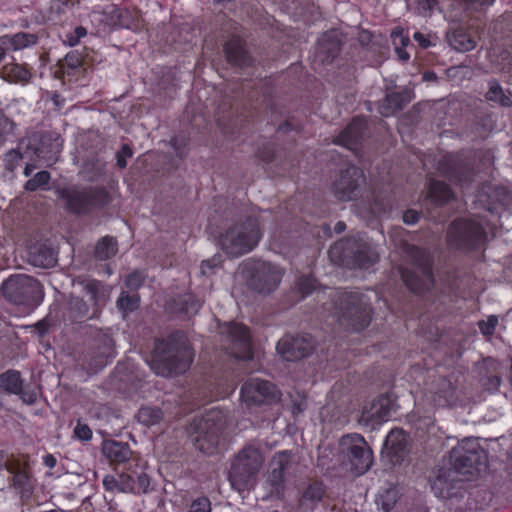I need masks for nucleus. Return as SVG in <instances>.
Wrapping results in <instances>:
<instances>
[{
  "label": "nucleus",
  "mask_w": 512,
  "mask_h": 512,
  "mask_svg": "<svg viewBox=\"0 0 512 512\" xmlns=\"http://www.w3.org/2000/svg\"><path fill=\"white\" fill-rule=\"evenodd\" d=\"M334 304L341 324L352 331L361 332L370 325L373 309L359 290L337 292Z\"/></svg>",
  "instance_id": "nucleus-7"
},
{
  "label": "nucleus",
  "mask_w": 512,
  "mask_h": 512,
  "mask_svg": "<svg viewBox=\"0 0 512 512\" xmlns=\"http://www.w3.org/2000/svg\"><path fill=\"white\" fill-rule=\"evenodd\" d=\"M211 502L208 497L200 496L190 504L189 512H211Z\"/></svg>",
  "instance_id": "nucleus-54"
},
{
  "label": "nucleus",
  "mask_w": 512,
  "mask_h": 512,
  "mask_svg": "<svg viewBox=\"0 0 512 512\" xmlns=\"http://www.w3.org/2000/svg\"><path fill=\"white\" fill-rule=\"evenodd\" d=\"M339 450L351 466V470L362 475L366 473L373 464V452L368 446L365 438L358 433H350L341 437Z\"/></svg>",
  "instance_id": "nucleus-14"
},
{
  "label": "nucleus",
  "mask_w": 512,
  "mask_h": 512,
  "mask_svg": "<svg viewBox=\"0 0 512 512\" xmlns=\"http://www.w3.org/2000/svg\"><path fill=\"white\" fill-rule=\"evenodd\" d=\"M260 216L250 215L235 223L219 236V245L230 257L251 252L262 238Z\"/></svg>",
  "instance_id": "nucleus-5"
},
{
  "label": "nucleus",
  "mask_w": 512,
  "mask_h": 512,
  "mask_svg": "<svg viewBox=\"0 0 512 512\" xmlns=\"http://www.w3.org/2000/svg\"><path fill=\"white\" fill-rule=\"evenodd\" d=\"M188 139L183 135H175L170 140V145L175 150L177 156L183 157Z\"/></svg>",
  "instance_id": "nucleus-60"
},
{
  "label": "nucleus",
  "mask_w": 512,
  "mask_h": 512,
  "mask_svg": "<svg viewBox=\"0 0 512 512\" xmlns=\"http://www.w3.org/2000/svg\"><path fill=\"white\" fill-rule=\"evenodd\" d=\"M427 198L433 204L442 206L454 199V192L445 182L431 179L428 186Z\"/></svg>",
  "instance_id": "nucleus-33"
},
{
  "label": "nucleus",
  "mask_w": 512,
  "mask_h": 512,
  "mask_svg": "<svg viewBox=\"0 0 512 512\" xmlns=\"http://www.w3.org/2000/svg\"><path fill=\"white\" fill-rule=\"evenodd\" d=\"M269 245L274 252L286 254L288 249V231L282 225L271 232Z\"/></svg>",
  "instance_id": "nucleus-41"
},
{
  "label": "nucleus",
  "mask_w": 512,
  "mask_h": 512,
  "mask_svg": "<svg viewBox=\"0 0 512 512\" xmlns=\"http://www.w3.org/2000/svg\"><path fill=\"white\" fill-rule=\"evenodd\" d=\"M65 211L77 217L90 216L107 207L112 202L109 191L104 186H70L57 190Z\"/></svg>",
  "instance_id": "nucleus-4"
},
{
  "label": "nucleus",
  "mask_w": 512,
  "mask_h": 512,
  "mask_svg": "<svg viewBox=\"0 0 512 512\" xmlns=\"http://www.w3.org/2000/svg\"><path fill=\"white\" fill-rule=\"evenodd\" d=\"M450 462L458 474L474 476L487 469L488 456L477 438L468 437L451 450Z\"/></svg>",
  "instance_id": "nucleus-11"
},
{
  "label": "nucleus",
  "mask_w": 512,
  "mask_h": 512,
  "mask_svg": "<svg viewBox=\"0 0 512 512\" xmlns=\"http://www.w3.org/2000/svg\"><path fill=\"white\" fill-rule=\"evenodd\" d=\"M118 252V242L116 238L106 235L102 237L95 246V257L98 260L105 261L116 255Z\"/></svg>",
  "instance_id": "nucleus-39"
},
{
  "label": "nucleus",
  "mask_w": 512,
  "mask_h": 512,
  "mask_svg": "<svg viewBox=\"0 0 512 512\" xmlns=\"http://www.w3.org/2000/svg\"><path fill=\"white\" fill-rule=\"evenodd\" d=\"M239 274L250 291L262 295L273 293L283 277L277 265L254 258L246 259L240 264Z\"/></svg>",
  "instance_id": "nucleus-9"
},
{
  "label": "nucleus",
  "mask_w": 512,
  "mask_h": 512,
  "mask_svg": "<svg viewBox=\"0 0 512 512\" xmlns=\"http://www.w3.org/2000/svg\"><path fill=\"white\" fill-rule=\"evenodd\" d=\"M413 39L423 49H427L429 47L436 45V37H433L431 34H424L422 32L417 31L413 34Z\"/></svg>",
  "instance_id": "nucleus-59"
},
{
  "label": "nucleus",
  "mask_w": 512,
  "mask_h": 512,
  "mask_svg": "<svg viewBox=\"0 0 512 512\" xmlns=\"http://www.w3.org/2000/svg\"><path fill=\"white\" fill-rule=\"evenodd\" d=\"M491 62L495 65L496 69L503 73L512 72V54L503 50L497 57V60L491 59Z\"/></svg>",
  "instance_id": "nucleus-48"
},
{
  "label": "nucleus",
  "mask_w": 512,
  "mask_h": 512,
  "mask_svg": "<svg viewBox=\"0 0 512 512\" xmlns=\"http://www.w3.org/2000/svg\"><path fill=\"white\" fill-rule=\"evenodd\" d=\"M0 291L9 302L30 307L39 305L44 296L41 283L25 274L10 276L2 283Z\"/></svg>",
  "instance_id": "nucleus-13"
},
{
  "label": "nucleus",
  "mask_w": 512,
  "mask_h": 512,
  "mask_svg": "<svg viewBox=\"0 0 512 512\" xmlns=\"http://www.w3.org/2000/svg\"><path fill=\"white\" fill-rule=\"evenodd\" d=\"M408 454L407 435L403 429H392L386 436L382 456L392 465H400Z\"/></svg>",
  "instance_id": "nucleus-24"
},
{
  "label": "nucleus",
  "mask_w": 512,
  "mask_h": 512,
  "mask_svg": "<svg viewBox=\"0 0 512 512\" xmlns=\"http://www.w3.org/2000/svg\"><path fill=\"white\" fill-rule=\"evenodd\" d=\"M328 255L331 262L348 269L368 270L379 261L377 251L359 234L336 241Z\"/></svg>",
  "instance_id": "nucleus-3"
},
{
  "label": "nucleus",
  "mask_w": 512,
  "mask_h": 512,
  "mask_svg": "<svg viewBox=\"0 0 512 512\" xmlns=\"http://www.w3.org/2000/svg\"><path fill=\"white\" fill-rule=\"evenodd\" d=\"M449 45L456 51L468 52L477 45V36L464 28L453 29L447 34Z\"/></svg>",
  "instance_id": "nucleus-32"
},
{
  "label": "nucleus",
  "mask_w": 512,
  "mask_h": 512,
  "mask_svg": "<svg viewBox=\"0 0 512 512\" xmlns=\"http://www.w3.org/2000/svg\"><path fill=\"white\" fill-rule=\"evenodd\" d=\"M227 424V413L218 407L206 410L201 416L193 418L189 432L196 434V447L205 454H213L218 447Z\"/></svg>",
  "instance_id": "nucleus-6"
},
{
  "label": "nucleus",
  "mask_w": 512,
  "mask_h": 512,
  "mask_svg": "<svg viewBox=\"0 0 512 512\" xmlns=\"http://www.w3.org/2000/svg\"><path fill=\"white\" fill-rule=\"evenodd\" d=\"M150 485L149 476L144 470L122 471L118 475H106L103 487L112 493H145Z\"/></svg>",
  "instance_id": "nucleus-17"
},
{
  "label": "nucleus",
  "mask_w": 512,
  "mask_h": 512,
  "mask_svg": "<svg viewBox=\"0 0 512 512\" xmlns=\"http://www.w3.org/2000/svg\"><path fill=\"white\" fill-rule=\"evenodd\" d=\"M342 48V39L337 30H329L322 34L315 47V56L321 62L329 64L339 55Z\"/></svg>",
  "instance_id": "nucleus-26"
},
{
  "label": "nucleus",
  "mask_w": 512,
  "mask_h": 512,
  "mask_svg": "<svg viewBox=\"0 0 512 512\" xmlns=\"http://www.w3.org/2000/svg\"><path fill=\"white\" fill-rule=\"evenodd\" d=\"M498 324V318L495 315H491L487 320H481L478 323L480 332L484 336H491L494 334L496 326Z\"/></svg>",
  "instance_id": "nucleus-52"
},
{
  "label": "nucleus",
  "mask_w": 512,
  "mask_h": 512,
  "mask_svg": "<svg viewBox=\"0 0 512 512\" xmlns=\"http://www.w3.org/2000/svg\"><path fill=\"white\" fill-rule=\"evenodd\" d=\"M194 356L187 333L173 330L167 336L155 339L151 369L164 377L184 374L191 367Z\"/></svg>",
  "instance_id": "nucleus-1"
},
{
  "label": "nucleus",
  "mask_w": 512,
  "mask_h": 512,
  "mask_svg": "<svg viewBox=\"0 0 512 512\" xmlns=\"http://www.w3.org/2000/svg\"><path fill=\"white\" fill-rule=\"evenodd\" d=\"M435 496L440 499H462L466 489L455 470L441 468L431 484Z\"/></svg>",
  "instance_id": "nucleus-20"
},
{
  "label": "nucleus",
  "mask_w": 512,
  "mask_h": 512,
  "mask_svg": "<svg viewBox=\"0 0 512 512\" xmlns=\"http://www.w3.org/2000/svg\"><path fill=\"white\" fill-rule=\"evenodd\" d=\"M437 170L453 184L464 187L472 182L474 171L471 163L461 153H447L437 162Z\"/></svg>",
  "instance_id": "nucleus-18"
},
{
  "label": "nucleus",
  "mask_w": 512,
  "mask_h": 512,
  "mask_svg": "<svg viewBox=\"0 0 512 512\" xmlns=\"http://www.w3.org/2000/svg\"><path fill=\"white\" fill-rule=\"evenodd\" d=\"M512 204V192L505 186L496 185L489 187L486 199V209L499 217L508 211Z\"/></svg>",
  "instance_id": "nucleus-28"
},
{
  "label": "nucleus",
  "mask_w": 512,
  "mask_h": 512,
  "mask_svg": "<svg viewBox=\"0 0 512 512\" xmlns=\"http://www.w3.org/2000/svg\"><path fill=\"white\" fill-rule=\"evenodd\" d=\"M415 10L421 16H429L433 12L437 0H414Z\"/></svg>",
  "instance_id": "nucleus-53"
},
{
  "label": "nucleus",
  "mask_w": 512,
  "mask_h": 512,
  "mask_svg": "<svg viewBox=\"0 0 512 512\" xmlns=\"http://www.w3.org/2000/svg\"><path fill=\"white\" fill-rule=\"evenodd\" d=\"M133 156V151L128 144H123L121 149L116 154V165L120 169H124L127 166V158Z\"/></svg>",
  "instance_id": "nucleus-58"
},
{
  "label": "nucleus",
  "mask_w": 512,
  "mask_h": 512,
  "mask_svg": "<svg viewBox=\"0 0 512 512\" xmlns=\"http://www.w3.org/2000/svg\"><path fill=\"white\" fill-rule=\"evenodd\" d=\"M319 287L318 280L312 275H302L295 283V291L301 298L311 295Z\"/></svg>",
  "instance_id": "nucleus-42"
},
{
  "label": "nucleus",
  "mask_w": 512,
  "mask_h": 512,
  "mask_svg": "<svg viewBox=\"0 0 512 512\" xmlns=\"http://www.w3.org/2000/svg\"><path fill=\"white\" fill-rule=\"evenodd\" d=\"M220 264L219 258L213 257L202 261L200 269L203 275H209L214 273V269Z\"/></svg>",
  "instance_id": "nucleus-62"
},
{
  "label": "nucleus",
  "mask_w": 512,
  "mask_h": 512,
  "mask_svg": "<svg viewBox=\"0 0 512 512\" xmlns=\"http://www.w3.org/2000/svg\"><path fill=\"white\" fill-rule=\"evenodd\" d=\"M421 218V212L415 209H407L403 212L402 220L407 225L416 224Z\"/></svg>",
  "instance_id": "nucleus-63"
},
{
  "label": "nucleus",
  "mask_w": 512,
  "mask_h": 512,
  "mask_svg": "<svg viewBox=\"0 0 512 512\" xmlns=\"http://www.w3.org/2000/svg\"><path fill=\"white\" fill-rule=\"evenodd\" d=\"M51 174L47 170L37 172L25 185V190L35 192L38 189L44 188L50 182Z\"/></svg>",
  "instance_id": "nucleus-46"
},
{
  "label": "nucleus",
  "mask_w": 512,
  "mask_h": 512,
  "mask_svg": "<svg viewBox=\"0 0 512 512\" xmlns=\"http://www.w3.org/2000/svg\"><path fill=\"white\" fill-rule=\"evenodd\" d=\"M404 105L405 99L403 94L399 92H393L386 95L379 106V113L384 117H389L402 110Z\"/></svg>",
  "instance_id": "nucleus-38"
},
{
  "label": "nucleus",
  "mask_w": 512,
  "mask_h": 512,
  "mask_svg": "<svg viewBox=\"0 0 512 512\" xmlns=\"http://www.w3.org/2000/svg\"><path fill=\"white\" fill-rule=\"evenodd\" d=\"M102 452L111 465H123L124 471L144 470L140 460L132 457V451L127 443L115 440L105 441Z\"/></svg>",
  "instance_id": "nucleus-22"
},
{
  "label": "nucleus",
  "mask_w": 512,
  "mask_h": 512,
  "mask_svg": "<svg viewBox=\"0 0 512 512\" xmlns=\"http://www.w3.org/2000/svg\"><path fill=\"white\" fill-rule=\"evenodd\" d=\"M37 41V37L34 34L19 32L8 38V44L14 50H20L31 45H34Z\"/></svg>",
  "instance_id": "nucleus-45"
},
{
  "label": "nucleus",
  "mask_w": 512,
  "mask_h": 512,
  "mask_svg": "<svg viewBox=\"0 0 512 512\" xmlns=\"http://www.w3.org/2000/svg\"><path fill=\"white\" fill-rule=\"evenodd\" d=\"M84 292L89 296L91 305L75 295H70L64 311L63 320L70 323H83L98 317L101 306L105 303L106 291L103 283L97 279L81 281Z\"/></svg>",
  "instance_id": "nucleus-8"
},
{
  "label": "nucleus",
  "mask_w": 512,
  "mask_h": 512,
  "mask_svg": "<svg viewBox=\"0 0 512 512\" xmlns=\"http://www.w3.org/2000/svg\"><path fill=\"white\" fill-rule=\"evenodd\" d=\"M476 125L477 129L480 132V135L486 136L494 129L495 123L492 116L487 114L485 116L480 117L477 120Z\"/></svg>",
  "instance_id": "nucleus-56"
},
{
  "label": "nucleus",
  "mask_w": 512,
  "mask_h": 512,
  "mask_svg": "<svg viewBox=\"0 0 512 512\" xmlns=\"http://www.w3.org/2000/svg\"><path fill=\"white\" fill-rule=\"evenodd\" d=\"M367 130L368 124L365 118L355 116L346 125V127L334 137L333 143L354 153H358L362 149L363 140Z\"/></svg>",
  "instance_id": "nucleus-21"
},
{
  "label": "nucleus",
  "mask_w": 512,
  "mask_h": 512,
  "mask_svg": "<svg viewBox=\"0 0 512 512\" xmlns=\"http://www.w3.org/2000/svg\"><path fill=\"white\" fill-rule=\"evenodd\" d=\"M201 307V301L193 294L179 295L167 304L169 313L183 319L197 314Z\"/></svg>",
  "instance_id": "nucleus-29"
},
{
  "label": "nucleus",
  "mask_w": 512,
  "mask_h": 512,
  "mask_svg": "<svg viewBox=\"0 0 512 512\" xmlns=\"http://www.w3.org/2000/svg\"><path fill=\"white\" fill-rule=\"evenodd\" d=\"M22 384L23 379L17 370L10 369L0 374V389L8 394L20 393Z\"/></svg>",
  "instance_id": "nucleus-37"
},
{
  "label": "nucleus",
  "mask_w": 512,
  "mask_h": 512,
  "mask_svg": "<svg viewBox=\"0 0 512 512\" xmlns=\"http://www.w3.org/2000/svg\"><path fill=\"white\" fill-rule=\"evenodd\" d=\"M21 159H22V154L19 151L14 150V149L10 150L6 154V158H5L6 167L9 170H13Z\"/></svg>",
  "instance_id": "nucleus-64"
},
{
  "label": "nucleus",
  "mask_w": 512,
  "mask_h": 512,
  "mask_svg": "<svg viewBox=\"0 0 512 512\" xmlns=\"http://www.w3.org/2000/svg\"><path fill=\"white\" fill-rule=\"evenodd\" d=\"M74 436L81 441H89L92 439L93 433L87 424L78 420L74 428Z\"/></svg>",
  "instance_id": "nucleus-57"
},
{
  "label": "nucleus",
  "mask_w": 512,
  "mask_h": 512,
  "mask_svg": "<svg viewBox=\"0 0 512 512\" xmlns=\"http://www.w3.org/2000/svg\"><path fill=\"white\" fill-rule=\"evenodd\" d=\"M366 185V177L363 170L354 164H349L342 169L338 178L332 184V192L335 198L341 202L357 200Z\"/></svg>",
  "instance_id": "nucleus-15"
},
{
  "label": "nucleus",
  "mask_w": 512,
  "mask_h": 512,
  "mask_svg": "<svg viewBox=\"0 0 512 512\" xmlns=\"http://www.w3.org/2000/svg\"><path fill=\"white\" fill-rule=\"evenodd\" d=\"M220 333L229 343L228 354L238 360L253 358L252 341L249 328L237 322H225L220 325Z\"/></svg>",
  "instance_id": "nucleus-16"
},
{
  "label": "nucleus",
  "mask_w": 512,
  "mask_h": 512,
  "mask_svg": "<svg viewBox=\"0 0 512 512\" xmlns=\"http://www.w3.org/2000/svg\"><path fill=\"white\" fill-rule=\"evenodd\" d=\"M270 468L271 470L266 480L269 497L282 499L284 498L286 488L285 475L288 468V451L279 452L278 456L274 457L271 461Z\"/></svg>",
  "instance_id": "nucleus-23"
},
{
  "label": "nucleus",
  "mask_w": 512,
  "mask_h": 512,
  "mask_svg": "<svg viewBox=\"0 0 512 512\" xmlns=\"http://www.w3.org/2000/svg\"><path fill=\"white\" fill-rule=\"evenodd\" d=\"M119 24L121 27L126 29L137 28L135 20L131 18V12L127 9L120 10L119 12Z\"/></svg>",
  "instance_id": "nucleus-61"
},
{
  "label": "nucleus",
  "mask_w": 512,
  "mask_h": 512,
  "mask_svg": "<svg viewBox=\"0 0 512 512\" xmlns=\"http://www.w3.org/2000/svg\"><path fill=\"white\" fill-rule=\"evenodd\" d=\"M380 406L379 410H376V414L380 418H386L390 416V405L391 401L390 398L387 395H380L373 403V408H376L377 406Z\"/></svg>",
  "instance_id": "nucleus-50"
},
{
  "label": "nucleus",
  "mask_w": 512,
  "mask_h": 512,
  "mask_svg": "<svg viewBox=\"0 0 512 512\" xmlns=\"http://www.w3.org/2000/svg\"><path fill=\"white\" fill-rule=\"evenodd\" d=\"M83 57L77 51H70L66 54L63 60L60 61V71L63 76H67L69 80L72 78H78L82 75L83 68Z\"/></svg>",
  "instance_id": "nucleus-35"
},
{
  "label": "nucleus",
  "mask_w": 512,
  "mask_h": 512,
  "mask_svg": "<svg viewBox=\"0 0 512 512\" xmlns=\"http://www.w3.org/2000/svg\"><path fill=\"white\" fill-rule=\"evenodd\" d=\"M140 305V296L137 293L129 294L122 291L118 300L117 308L124 314L136 311Z\"/></svg>",
  "instance_id": "nucleus-43"
},
{
  "label": "nucleus",
  "mask_w": 512,
  "mask_h": 512,
  "mask_svg": "<svg viewBox=\"0 0 512 512\" xmlns=\"http://www.w3.org/2000/svg\"><path fill=\"white\" fill-rule=\"evenodd\" d=\"M20 397L23 403L32 405L37 400V392L36 390L30 386V385H24V383L21 385V392L16 394Z\"/></svg>",
  "instance_id": "nucleus-55"
},
{
  "label": "nucleus",
  "mask_w": 512,
  "mask_h": 512,
  "mask_svg": "<svg viewBox=\"0 0 512 512\" xmlns=\"http://www.w3.org/2000/svg\"><path fill=\"white\" fill-rule=\"evenodd\" d=\"M33 264L43 268H49L56 263V257L52 249L46 246H40L32 256Z\"/></svg>",
  "instance_id": "nucleus-44"
},
{
  "label": "nucleus",
  "mask_w": 512,
  "mask_h": 512,
  "mask_svg": "<svg viewBox=\"0 0 512 512\" xmlns=\"http://www.w3.org/2000/svg\"><path fill=\"white\" fill-rule=\"evenodd\" d=\"M227 62L233 67L247 68L252 66L253 58L246 48V42L240 36H232L223 46Z\"/></svg>",
  "instance_id": "nucleus-25"
},
{
  "label": "nucleus",
  "mask_w": 512,
  "mask_h": 512,
  "mask_svg": "<svg viewBox=\"0 0 512 512\" xmlns=\"http://www.w3.org/2000/svg\"><path fill=\"white\" fill-rule=\"evenodd\" d=\"M262 463L263 457L259 449L253 446L244 447L229 470L228 479L232 488L240 493L250 490L255 484Z\"/></svg>",
  "instance_id": "nucleus-10"
},
{
  "label": "nucleus",
  "mask_w": 512,
  "mask_h": 512,
  "mask_svg": "<svg viewBox=\"0 0 512 512\" xmlns=\"http://www.w3.org/2000/svg\"><path fill=\"white\" fill-rule=\"evenodd\" d=\"M485 99L501 107H512V93L505 91L497 79L489 80Z\"/></svg>",
  "instance_id": "nucleus-34"
},
{
  "label": "nucleus",
  "mask_w": 512,
  "mask_h": 512,
  "mask_svg": "<svg viewBox=\"0 0 512 512\" xmlns=\"http://www.w3.org/2000/svg\"><path fill=\"white\" fill-rule=\"evenodd\" d=\"M240 397L248 407L271 405L279 401L280 391L270 381L252 378L242 385Z\"/></svg>",
  "instance_id": "nucleus-19"
},
{
  "label": "nucleus",
  "mask_w": 512,
  "mask_h": 512,
  "mask_svg": "<svg viewBox=\"0 0 512 512\" xmlns=\"http://www.w3.org/2000/svg\"><path fill=\"white\" fill-rule=\"evenodd\" d=\"M397 502V493L395 490L387 489L380 494L377 504L384 512H390Z\"/></svg>",
  "instance_id": "nucleus-47"
},
{
  "label": "nucleus",
  "mask_w": 512,
  "mask_h": 512,
  "mask_svg": "<svg viewBox=\"0 0 512 512\" xmlns=\"http://www.w3.org/2000/svg\"><path fill=\"white\" fill-rule=\"evenodd\" d=\"M403 251L419 273L410 268L402 267L399 270L401 280L411 293L423 296L435 284L434 255L427 248L408 243L405 244Z\"/></svg>",
  "instance_id": "nucleus-2"
},
{
  "label": "nucleus",
  "mask_w": 512,
  "mask_h": 512,
  "mask_svg": "<svg viewBox=\"0 0 512 512\" xmlns=\"http://www.w3.org/2000/svg\"><path fill=\"white\" fill-rule=\"evenodd\" d=\"M136 418L140 424L151 427L160 423L163 419V411L156 406H142L138 410Z\"/></svg>",
  "instance_id": "nucleus-40"
},
{
  "label": "nucleus",
  "mask_w": 512,
  "mask_h": 512,
  "mask_svg": "<svg viewBox=\"0 0 512 512\" xmlns=\"http://www.w3.org/2000/svg\"><path fill=\"white\" fill-rule=\"evenodd\" d=\"M91 365L104 367L114 357V341L108 334H98L91 346Z\"/></svg>",
  "instance_id": "nucleus-27"
},
{
  "label": "nucleus",
  "mask_w": 512,
  "mask_h": 512,
  "mask_svg": "<svg viewBox=\"0 0 512 512\" xmlns=\"http://www.w3.org/2000/svg\"><path fill=\"white\" fill-rule=\"evenodd\" d=\"M28 468V457L25 455H17L8 466L7 472L12 475V486L20 492L27 490L29 485Z\"/></svg>",
  "instance_id": "nucleus-31"
},
{
  "label": "nucleus",
  "mask_w": 512,
  "mask_h": 512,
  "mask_svg": "<svg viewBox=\"0 0 512 512\" xmlns=\"http://www.w3.org/2000/svg\"><path fill=\"white\" fill-rule=\"evenodd\" d=\"M15 123L0 111V146L13 134Z\"/></svg>",
  "instance_id": "nucleus-49"
},
{
  "label": "nucleus",
  "mask_w": 512,
  "mask_h": 512,
  "mask_svg": "<svg viewBox=\"0 0 512 512\" xmlns=\"http://www.w3.org/2000/svg\"><path fill=\"white\" fill-rule=\"evenodd\" d=\"M486 231L475 219L458 217L447 228L446 240L450 248L477 251L486 242Z\"/></svg>",
  "instance_id": "nucleus-12"
},
{
  "label": "nucleus",
  "mask_w": 512,
  "mask_h": 512,
  "mask_svg": "<svg viewBox=\"0 0 512 512\" xmlns=\"http://www.w3.org/2000/svg\"><path fill=\"white\" fill-rule=\"evenodd\" d=\"M325 492L326 488L322 482H313L304 490L300 503L302 506L313 508L322 500Z\"/></svg>",
  "instance_id": "nucleus-36"
},
{
  "label": "nucleus",
  "mask_w": 512,
  "mask_h": 512,
  "mask_svg": "<svg viewBox=\"0 0 512 512\" xmlns=\"http://www.w3.org/2000/svg\"><path fill=\"white\" fill-rule=\"evenodd\" d=\"M319 344L309 333L290 337V362L310 357L317 352Z\"/></svg>",
  "instance_id": "nucleus-30"
},
{
  "label": "nucleus",
  "mask_w": 512,
  "mask_h": 512,
  "mask_svg": "<svg viewBox=\"0 0 512 512\" xmlns=\"http://www.w3.org/2000/svg\"><path fill=\"white\" fill-rule=\"evenodd\" d=\"M87 35V30L83 26H77L72 32L65 35L64 43L70 47L79 44L80 40Z\"/></svg>",
  "instance_id": "nucleus-51"
}]
</instances>
